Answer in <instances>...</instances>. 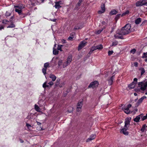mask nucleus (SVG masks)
<instances>
[{"instance_id": "obj_30", "label": "nucleus", "mask_w": 147, "mask_h": 147, "mask_svg": "<svg viewBox=\"0 0 147 147\" xmlns=\"http://www.w3.org/2000/svg\"><path fill=\"white\" fill-rule=\"evenodd\" d=\"M121 14H117L115 18V19L117 21V20L119 18V17H120Z\"/></svg>"}, {"instance_id": "obj_58", "label": "nucleus", "mask_w": 147, "mask_h": 147, "mask_svg": "<svg viewBox=\"0 0 147 147\" xmlns=\"http://www.w3.org/2000/svg\"><path fill=\"white\" fill-rule=\"evenodd\" d=\"M62 42H63V43H66L65 40L64 39H63L62 40Z\"/></svg>"}, {"instance_id": "obj_64", "label": "nucleus", "mask_w": 147, "mask_h": 147, "mask_svg": "<svg viewBox=\"0 0 147 147\" xmlns=\"http://www.w3.org/2000/svg\"><path fill=\"white\" fill-rule=\"evenodd\" d=\"M140 52H141L140 51H139V52H137V53L138 54V55H139L140 54Z\"/></svg>"}, {"instance_id": "obj_63", "label": "nucleus", "mask_w": 147, "mask_h": 147, "mask_svg": "<svg viewBox=\"0 0 147 147\" xmlns=\"http://www.w3.org/2000/svg\"><path fill=\"white\" fill-rule=\"evenodd\" d=\"M75 33H72V37H73L75 36Z\"/></svg>"}, {"instance_id": "obj_52", "label": "nucleus", "mask_w": 147, "mask_h": 147, "mask_svg": "<svg viewBox=\"0 0 147 147\" xmlns=\"http://www.w3.org/2000/svg\"><path fill=\"white\" fill-rule=\"evenodd\" d=\"M48 84L50 85L51 86L53 84V83L52 82H50L48 83Z\"/></svg>"}, {"instance_id": "obj_11", "label": "nucleus", "mask_w": 147, "mask_h": 147, "mask_svg": "<svg viewBox=\"0 0 147 147\" xmlns=\"http://www.w3.org/2000/svg\"><path fill=\"white\" fill-rule=\"evenodd\" d=\"M146 98V97L145 96H144L141 97L138 100V101L137 102L138 105H139L141 103L143 100Z\"/></svg>"}, {"instance_id": "obj_2", "label": "nucleus", "mask_w": 147, "mask_h": 147, "mask_svg": "<svg viewBox=\"0 0 147 147\" xmlns=\"http://www.w3.org/2000/svg\"><path fill=\"white\" fill-rule=\"evenodd\" d=\"M138 86L140 87V89L142 90H145L147 86V82L145 83L143 82H139L138 84Z\"/></svg>"}, {"instance_id": "obj_51", "label": "nucleus", "mask_w": 147, "mask_h": 147, "mask_svg": "<svg viewBox=\"0 0 147 147\" xmlns=\"http://www.w3.org/2000/svg\"><path fill=\"white\" fill-rule=\"evenodd\" d=\"M7 22V20H3V23L6 24V22Z\"/></svg>"}, {"instance_id": "obj_53", "label": "nucleus", "mask_w": 147, "mask_h": 147, "mask_svg": "<svg viewBox=\"0 0 147 147\" xmlns=\"http://www.w3.org/2000/svg\"><path fill=\"white\" fill-rule=\"evenodd\" d=\"M137 80H138V79L137 78H135L134 79V82H135V83H136Z\"/></svg>"}, {"instance_id": "obj_45", "label": "nucleus", "mask_w": 147, "mask_h": 147, "mask_svg": "<svg viewBox=\"0 0 147 147\" xmlns=\"http://www.w3.org/2000/svg\"><path fill=\"white\" fill-rule=\"evenodd\" d=\"M104 12H105L104 11H103L102 10H99V11H98V14H102V13H103Z\"/></svg>"}, {"instance_id": "obj_39", "label": "nucleus", "mask_w": 147, "mask_h": 147, "mask_svg": "<svg viewBox=\"0 0 147 147\" xmlns=\"http://www.w3.org/2000/svg\"><path fill=\"white\" fill-rule=\"evenodd\" d=\"M118 42L117 41L113 42L112 44V46H115L117 45Z\"/></svg>"}, {"instance_id": "obj_17", "label": "nucleus", "mask_w": 147, "mask_h": 147, "mask_svg": "<svg viewBox=\"0 0 147 147\" xmlns=\"http://www.w3.org/2000/svg\"><path fill=\"white\" fill-rule=\"evenodd\" d=\"M118 13V11L115 9L112 10L110 13V15H115Z\"/></svg>"}, {"instance_id": "obj_12", "label": "nucleus", "mask_w": 147, "mask_h": 147, "mask_svg": "<svg viewBox=\"0 0 147 147\" xmlns=\"http://www.w3.org/2000/svg\"><path fill=\"white\" fill-rule=\"evenodd\" d=\"M14 7L17 8V9L22 10V9L24 8L25 7L22 4L19 5H15Z\"/></svg>"}, {"instance_id": "obj_28", "label": "nucleus", "mask_w": 147, "mask_h": 147, "mask_svg": "<svg viewBox=\"0 0 147 147\" xmlns=\"http://www.w3.org/2000/svg\"><path fill=\"white\" fill-rule=\"evenodd\" d=\"M129 12V11L128 10L126 11L125 12L123 13L121 15V16H125L127 14H128Z\"/></svg>"}, {"instance_id": "obj_1", "label": "nucleus", "mask_w": 147, "mask_h": 147, "mask_svg": "<svg viewBox=\"0 0 147 147\" xmlns=\"http://www.w3.org/2000/svg\"><path fill=\"white\" fill-rule=\"evenodd\" d=\"M131 25L130 24H126L121 30L117 31V34L121 35H123L127 34L131 32Z\"/></svg>"}, {"instance_id": "obj_41", "label": "nucleus", "mask_w": 147, "mask_h": 147, "mask_svg": "<svg viewBox=\"0 0 147 147\" xmlns=\"http://www.w3.org/2000/svg\"><path fill=\"white\" fill-rule=\"evenodd\" d=\"M15 26V25L13 24H11L7 28H13Z\"/></svg>"}, {"instance_id": "obj_55", "label": "nucleus", "mask_w": 147, "mask_h": 147, "mask_svg": "<svg viewBox=\"0 0 147 147\" xmlns=\"http://www.w3.org/2000/svg\"><path fill=\"white\" fill-rule=\"evenodd\" d=\"M81 3L79 1L77 3V5L78 6H80L81 5Z\"/></svg>"}, {"instance_id": "obj_6", "label": "nucleus", "mask_w": 147, "mask_h": 147, "mask_svg": "<svg viewBox=\"0 0 147 147\" xmlns=\"http://www.w3.org/2000/svg\"><path fill=\"white\" fill-rule=\"evenodd\" d=\"M87 43V42L84 41L81 42L79 45L78 48V50L79 51L82 49L86 45Z\"/></svg>"}, {"instance_id": "obj_25", "label": "nucleus", "mask_w": 147, "mask_h": 147, "mask_svg": "<svg viewBox=\"0 0 147 147\" xmlns=\"http://www.w3.org/2000/svg\"><path fill=\"white\" fill-rule=\"evenodd\" d=\"M73 107H70L68 108L67 111L69 113H71L73 112Z\"/></svg>"}, {"instance_id": "obj_29", "label": "nucleus", "mask_w": 147, "mask_h": 147, "mask_svg": "<svg viewBox=\"0 0 147 147\" xmlns=\"http://www.w3.org/2000/svg\"><path fill=\"white\" fill-rule=\"evenodd\" d=\"M15 10V11L17 12L19 14H21L22 12V10L19 9H16Z\"/></svg>"}, {"instance_id": "obj_40", "label": "nucleus", "mask_w": 147, "mask_h": 147, "mask_svg": "<svg viewBox=\"0 0 147 147\" xmlns=\"http://www.w3.org/2000/svg\"><path fill=\"white\" fill-rule=\"evenodd\" d=\"M46 69H47L45 68H43L42 69V72L44 74H46Z\"/></svg>"}, {"instance_id": "obj_10", "label": "nucleus", "mask_w": 147, "mask_h": 147, "mask_svg": "<svg viewBox=\"0 0 147 147\" xmlns=\"http://www.w3.org/2000/svg\"><path fill=\"white\" fill-rule=\"evenodd\" d=\"M95 137L96 135H91L89 138L87 139L86 142H88L90 141L94 140L95 138Z\"/></svg>"}, {"instance_id": "obj_16", "label": "nucleus", "mask_w": 147, "mask_h": 147, "mask_svg": "<svg viewBox=\"0 0 147 147\" xmlns=\"http://www.w3.org/2000/svg\"><path fill=\"white\" fill-rule=\"evenodd\" d=\"M136 84V83L133 82L130 85H129L128 87L130 89H133L135 87Z\"/></svg>"}, {"instance_id": "obj_33", "label": "nucleus", "mask_w": 147, "mask_h": 147, "mask_svg": "<svg viewBox=\"0 0 147 147\" xmlns=\"http://www.w3.org/2000/svg\"><path fill=\"white\" fill-rule=\"evenodd\" d=\"M146 128V125H143L142 128L141 129V131L142 132H144L145 129Z\"/></svg>"}, {"instance_id": "obj_38", "label": "nucleus", "mask_w": 147, "mask_h": 147, "mask_svg": "<svg viewBox=\"0 0 147 147\" xmlns=\"http://www.w3.org/2000/svg\"><path fill=\"white\" fill-rule=\"evenodd\" d=\"M59 81H60V80H58V79L57 80L56 82V83H55V85L56 86H57L59 84Z\"/></svg>"}, {"instance_id": "obj_3", "label": "nucleus", "mask_w": 147, "mask_h": 147, "mask_svg": "<svg viewBox=\"0 0 147 147\" xmlns=\"http://www.w3.org/2000/svg\"><path fill=\"white\" fill-rule=\"evenodd\" d=\"M147 3V2H146V0L143 1H138L136 3V6L138 7L141 6L142 5H145Z\"/></svg>"}, {"instance_id": "obj_37", "label": "nucleus", "mask_w": 147, "mask_h": 147, "mask_svg": "<svg viewBox=\"0 0 147 147\" xmlns=\"http://www.w3.org/2000/svg\"><path fill=\"white\" fill-rule=\"evenodd\" d=\"M114 36L116 38H120V39H123V36H119L117 35H115Z\"/></svg>"}, {"instance_id": "obj_49", "label": "nucleus", "mask_w": 147, "mask_h": 147, "mask_svg": "<svg viewBox=\"0 0 147 147\" xmlns=\"http://www.w3.org/2000/svg\"><path fill=\"white\" fill-rule=\"evenodd\" d=\"M10 13H8L7 12H6V16H10Z\"/></svg>"}, {"instance_id": "obj_43", "label": "nucleus", "mask_w": 147, "mask_h": 147, "mask_svg": "<svg viewBox=\"0 0 147 147\" xmlns=\"http://www.w3.org/2000/svg\"><path fill=\"white\" fill-rule=\"evenodd\" d=\"M62 60H60L59 61L58 63V65H59V66L60 65H61V64H62Z\"/></svg>"}, {"instance_id": "obj_21", "label": "nucleus", "mask_w": 147, "mask_h": 147, "mask_svg": "<svg viewBox=\"0 0 147 147\" xmlns=\"http://www.w3.org/2000/svg\"><path fill=\"white\" fill-rule=\"evenodd\" d=\"M103 28H101V29L97 30L95 32V33L96 34H100L101 32L103 30Z\"/></svg>"}, {"instance_id": "obj_42", "label": "nucleus", "mask_w": 147, "mask_h": 147, "mask_svg": "<svg viewBox=\"0 0 147 147\" xmlns=\"http://www.w3.org/2000/svg\"><path fill=\"white\" fill-rule=\"evenodd\" d=\"M113 53V51H109L108 52V55L110 56L111 55V54H112V53Z\"/></svg>"}, {"instance_id": "obj_56", "label": "nucleus", "mask_w": 147, "mask_h": 147, "mask_svg": "<svg viewBox=\"0 0 147 147\" xmlns=\"http://www.w3.org/2000/svg\"><path fill=\"white\" fill-rule=\"evenodd\" d=\"M131 105L129 104V105H128L127 107V108H128V109H129V108H130V107H131Z\"/></svg>"}, {"instance_id": "obj_26", "label": "nucleus", "mask_w": 147, "mask_h": 147, "mask_svg": "<svg viewBox=\"0 0 147 147\" xmlns=\"http://www.w3.org/2000/svg\"><path fill=\"white\" fill-rule=\"evenodd\" d=\"M35 109L37 111H40V109L36 105H35Z\"/></svg>"}, {"instance_id": "obj_24", "label": "nucleus", "mask_w": 147, "mask_h": 147, "mask_svg": "<svg viewBox=\"0 0 147 147\" xmlns=\"http://www.w3.org/2000/svg\"><path fill=\"white\" fill-rule=\"evenodd\" d=\"M101 10L103 11H104V12L105 11V3H103L102 4L101 6Z\"/></svg>"}, {"instance_id": "obj_59", "label": "nucleus", "mask_w": 147, "mask_h": 147, "mask_svg": "<svg viewBox=\"0 0 147 147\" xmlns=\"http://www.w3.org/2000/svg\"><path fill=\"white\" fill-rule=\"evenodd\" d=\"M147 57L146 56V55H144L142 56V58H146Z\"/></svg>"}, {"instance_id": "obj_36", "label": "nucleus", "mask_w": 147, "mask_h": 147, "mask_svg": "<svg viewBox=\"0 0 147 147\" xmlns=\"http://www.w3.org/2000/svg\"><path fill=\"white\" fill-rule=\"evenodd\" d=\"M49 64L48 63H45L44 65V67L45 68L47 69V67H49Z\"/></svg>"}, {"instance_id": "obj_8", "label": "nucleus", "mask_w": 147, "mask_h": 147, "mask_svg": "<svg viewBox=\"0 0 147 147\" xmlns=\"http://www.w3.org/2000/svg\"><path fill=\"white\" fill-rule=\"evenodd\" d=\"M98 85V82L97 81H95L91 83L88 86V88H94L96 87Z\"/></svg>"}, {"instance_id": "obj_14", "label": "nucleus", "mask_w": 147, "mask_h": 147, "mask_svg": "<svg viewBox=\"0 0 147 147\" xmlns=\"http://www.w3.org/2000/svg\"><path fill=\"white\" fill-rule=\"evenodd\" d=\"M122 109L124 111L125 113L127 114H128L130 111L128 108H125L123 107L122 108Z\"/></svg>"}, {"instance_id": "obj_27", "label": "nucleus", "mask_w": 147, "mask_h": 147, "mask_svg": "<svg viewBox=\"0 0 147 147\" xmlns=\"http://www.w3.org/2000/svg\"><path fill=\"white\" fill-rule=\"evenodd\" d=\"M94 50H95V49H94V47L93 46L91 48L90 50L89 51V53L90 54L92 53L93 52Z\"/></svg>"}, {"instance_id": "obj_60", "label": "nucleus", "mask_w": 147, "mask_h": 147, "mask_svg": "<svg viewBox=\"0 0 147 147\" xmlns=\"http://www.w3.org/2000/svg\"><path fill=\"white\" fill-rule=\"evenodd\" d=\"M147 22V21L146 20H145L142 23V24H143L144 23H146Z\"/></svg>"}, {"instance_id": "obj_44", "label": "nucleus", "mask_w": 147, "mask_h": 147, "mask_svg": "<svg viewBox=\"0 0 147 147\" xmlns=\"http://www.w3.org/2000/svg\"><path fill=\"white\" fill-rule=\"evenodd\" d=\"M82 28V27L81 26H80V27H78V26H76L74 28V29L76 30L77 29H80Z\"/></svg>"}, {"instance_id": "obj_13", "label": "nucleus", "mask_w": 147, "mask_h": 147, "mask_svg": "<svg viewBox=\"0 0 147 147\" xmlns=\"http://www.w3.org/2000/svg\"><path fill=\"white\" fill-rule=\"evenodd\" d=\"M142 115V114H141L137 116L134 119V121L137 122H138L140 118V117Z\"/></svg>"}, {"instance_id": "obj_32", "label": "nucleus", "mask_w": 147, "mask_h": 147, "mask_svg": "<svg viewBox=\"0 0 147 147\" xmlns=\"http://www.w3.org/2000/svg\"><path fill=\"white\" fill-rule=\"evenodd\" d=\"M63 46L62 45H59L58 46L57 50H59L61 51H62V50L61 49V47Z\"/></svg>"}, {"instance_id": "obj_22", "label": "nucleus", "mask_w": 147, "mask_h": 147, "mask_svg": "<svg viewBox=\"0 0 147 147\" xmlns=\"http://www.w3.org/2000/svg\"><path fill=\"white\" fill-rule=\"evenodd\" d=\"M97 49L99 50H101L103 49V46L101 44L96 46Z\"/></svg>"}, {"instance_id": "obj_18", "label": "nucleus", "mask_w": 147, "mask_h": 147, "mask_svg": "<svg viewBox=\"0 0 147 147\" xmlns=\"http://www.w3.org/2000/svg\"><path fill=\"white\" fill-rule=\"evenodd\" d=\"M113 77L114 76H112L108 80L109 84L110 85H111L113 83Z\"/></svg>"}, {"instance_id": "obj_15", "label": "nucleus", "mask_w": 147, "mask_h": 147, "mask_svg": "<svg viewBox=\"0 0 147 147\" xmlns=\"http://www.w3.org/2000/svg\"><path fill=\"white\" fill-rule=\"evenodd\" d=\"M49 78L52 79L53 82L55 81L56 79V77L53 74H51L49 76Z\"/></svg>"}, {"instance_id": "obj_31", "label": "nucleus", "mask_w": 147, "mask_h": 147, "mask_svg": "<svg viewBox=\"0 0 147 147\" xmlns=\"http://www.w3.org/2000/svg\"><path fill=\"white\" fill-rule=\"evenodd\" d=\"M136 50L135 49H132L130 51V53H132V54H134L136 52Z\"/></svg>"}, {"instance_id": "obj_57", "label": "nucleus", "mask_w": 147, "mask_h": 147, "mask_svg": "<svg viewBox=\"0 0 147 147\" xmlns=\"http://www.w3.org/2000/svg\"><path fill=\"white\" fill-rule=\"evenodd\" d=\"M37 124H38V125H41V123H40V122H38V121H37Z\"/></svg>"}, {"instance_id": "obj_9", "label": "nucleus", "mask_w": 147, "mask_h": 147, "mask_svg": "<svg viewBox=\"0 0 147 147\" xmlns=\"http://www.w3.org/2000/svg\"><path fill=\"white\" fill-rule=\"evenodd\" d=\"M128 127H125L124 126V127L121 130L120 133L123 134L125 135H127L128 134V132L127 131V130L128 129Z\"/></svg>"}, {"instance_id": "obj_19", "label": "nucleus", "mask_w": 147, "mask_h": 147, "mask_svg": "<svg viewBox=\"0 0 147 147\" xmlns=\"http://www.w3.org/2000/svg\"><path fill=\"white\" fill-rule=\"evenodd\" d=\"M59 2H55V7L56 8L58 9L61 7V6L59 5Z\"/></svg>"}, {"instance_id": "obj_54", "label": "nucleus", "mask_w": 147, "mask_h": 147, "mask_svg": "<svg viewBox=\"0 0 147 147\" xmlns=\"http://www.w3.org/2000/svg\"><path fill=\"white\" fill-rule=\"evenodd\" d=\"M102 24L103 25H105L107 24V22L105 21H103L102 22Z\"/></svg>"}, {"instance_id": "obj_35", "label": "nucleus", "mask_w": 147, "mask_h": 147, "mask_svg": "<svg viewBox=\"0 0 147 147\" xmlns=\"http://www.w3.org/2000/svg\"><path fill=\"white\" fill-rule=\"evenodd\" d=\"M47 82H45L43 85V87L44 88H45L46 87H49V86L46 85Z\"/></svg>"}, {"instance_id": "obj_20", "label": "nucleus", "mask_w": 147, "mask_h": 147, "mask_svg": "<svg viewBox=\"0 0 147 147\" xmlns=\"http://www.w3.org/2000/svg\"><path fill=\"white\" fill-rule=\"evenodd\" d=\"M141 22V19L140 18H138L136 20L135 23L136 24H139Z\"/></svg>"}, {"instance_id": "obj_48", "label": "nucleus", "mask_w": 147, "mask_h": 147, "mask_svg": "<svg viewBox=\"0 0 147 147\" xmlns=\"http://www.w3.org/2000/svg\"><path fill=\"white\" fill-rule=\"evenodd\" d=\"M26 126L28 129L30 127H31L30 125L27 123L26 124Z\"/></svg>"}, {"instance_id": "obj_62", "label": "nucleus", "mask_w": 147, "mask_h": 147, "mask_svg": "<svg viewBox=\"0 0 147 147\" xmlns=\"http://www.w3.org/2000/svg\"><path fill=\"white\" fill-rule=\"evenodd\" d=\"M94 49H95V50L97 49L96 46H94Z\"/></svg>"}, {"instance_id": "obj_34", "label": "nucleus", "mask_w": 147, "mask_h": 147, "mask_svg": "<svg viewBox=\"0 0 147 147\" xmlns=\"http://www.w3.org/2000/svg\"><path fill=\"white\" fill-rule=\"evenodd\" d=\"M141 75H142L145 72L144 69L143 68H141Z\"/></svg>"}, {"instance_id": "obj_7", "label": "nucleus", "mask_w": 147, "mask_h": 147, "mask_svg": "<svg viewBox=\"0 0 147 147\" xmlns=\"http://www.w3.org/2000/svg\"><path fill=\"white\" fill-rule=\"evenodd\" d=\"M131 118H127L125 119V125L124 126L125 127H128L129 125L130 124V122L131 120Z\"/></svg>"}, {"instance_id": "obj_61", "label": "nucleus", "mask_w": 147, "mask_h": 147, "mask_svg": "<svg viewBox=\"0 0 147 147\" xmlns=\"http://www.w3.org/2000/svg\"><path fill=\"white\" fill-rule=\"evenodd\" d=\"M3 28V26H0V30H1Z\"/></svg>"}, {"instance_id": "obj_23", "label": "nucleus", "mask_w": 147, "mask_h": 147, "mask_svg": "<svg viewBox=\"0 0 147 147\" xmlns=\"http://www.w3.org/2000/svg\"><path fill=\"white\" fill-rule=\"evenodd\" d=\"M59 51L58 50H57L56 49L53 48V54L54 55H57Z\"/></svg>"}, {"instance_id": "obj_47", "label": "nucleus", "mask_w": 147, "mask_h": 147, "mask_svg": "<svg viewBox=\"0 0 147 147\" xmlns=\"http://www.w3.org/2000/svg\"><path fill=\"white\" fill-rule=\"evenodd\" d=\"M147 118V117H146V116H145L143 117L142 118V120H144Z\"/></svg>"}, {"instance_id": "obj_4", "label": "nucleus", "mask_w": 147, "mask_h": 147, "mask_svg": "<svg viewBox=\"0 0 147 147\" xmlns=\"http://www.w3.org/2000/svg\"><path fill=\"white\" fill-rule=\"evenodd\" d=\"M72 60V57L71 55L69 56L67 59V62L64 63L63 66V67H65L69 64L71 61Z\"/></svg>"}, {"instance_id": "obj_50", "label": "nucleus", "mask_w": 147, "mask_h": 147, "mask_svg": "<svg viewBox=\"0 0 147 147\" xmlns=\"http://www.w3.org/2000/svg\"><path fill=\"white\" fill-rule=\"evenodd\" d=\"M134 65L136 67H137L138 66V63L137 62H135L134 63Z\"/></svg>"}, {"instance_id": "obj_5", "label": "nucleus", "mask_w": 147, "mask_h": 147, "mask_svg": "<svg viewBox=\"0 0 147 147\" xmlns=\"http://www.w3.org/2000/svg\"><path fill=\"white\" fill-rule=\"evenodd\" d=\"M83 105V101H81L78 102L77 104L76 111L77 112H79L81 111V108Z\"/></svg>"}, {"instance_id": "obj_46", "label": "nucleus", "mask_w": 147, "mask_h": 147, "mask_svg": "<svg viewBox=\"0 0 147 147\" xmlns=\"http://www.w3.org/2000/svg\"><path fill=\"white\" fill-rule=\"evenodd\" d=\"M73 38V37L72 36H69L68 38V40H72Z\"/></svg>"}]
</instances>
